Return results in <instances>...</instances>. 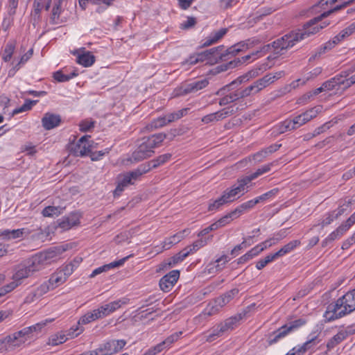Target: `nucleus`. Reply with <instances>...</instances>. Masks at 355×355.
<instances>
[{
	"label": "nucleus",
	"mask_w": 355,
	"mask_h": 355,
	"mask_svg": "<svg viewBox=\"0 0 355 355\" xmlns=\"http://www.w3.org/2000/svg\"><path fill=\"white\" fill-rule=\"evenodd\" d=\"M166 138V135L160 132L153 135L148 137H145L143 139L142 141L146 146L148 149L154 150V148L159 146Z\"/></svg>",
	"instance_id": "17"
},
{
	"label": "nucleus",
	"mask_w": 355,
	"mask_h": 355,
	"mask_svg": "<svg viewBox=\"0 0 355 355\" xmlns=\"http://www.w3.org/2000/svg\"><path fill=\"white\" fill-rule=\"evenodd\" d=\"M189 111L188 108H183L176 112L168 114L163 116H159L146 126V128L149 131H153L155 129L160 128L171 122L180 119L185 116Z\"/></svg>",
	"instance_id": "4"
},
{
	"label": "nucleus",
	"mask_w": 355,
	"mask_h": 355,
	"mask_svg": "<svg viewBox=\"0 0 355 355\" xmlns=\"http://www.w3.org/2000/svg\"><path fill=\"white\" fill-rule=\"evenodd\" d=\"M183 239V234L180 233L166 239L162 243L163 249H169L173 244L179 243Z\"/></svg>",
	"instance_id": "48"
},
{
	"label": "nucleus",
	"mask_w": 355,
	"mask_h": 355,
	"mask_svg": "<svg viewBox=\"0 0 355 355\" xmlns=\"http://www.w3.org/2000/svg\"><path fill=\"white\" fill-rule=\"evenodd\" d=\"M54 320V319H46L45 320L41 321L34 325L27 327L24 328V331H26V334L28 338H30L34 332H37L41 331V329L44 327L46 324L51 322Z\"/></svg>",
	"instance_id": "29"
},
{
	"label": "nucleus",
	"mask_w": 355,
	"mask_h": 355,
	"mask_svg": "<svg viewBox=\"0 0 355 355\" xmlns=\"http://www.w3.org/2000/svg\"><path fill=\"white\" fill-rule=\"evenodd\" d=\"M239 290L236 288L232 289L224 295L218 297L215 300L216 306L223 307L228 304L237 294Z\"/></svg>",
	"instance_id": "24"
},
{
	"label": "nucleus",
	"mask_w": 355,
	"mask_h": 355,
	"mask_svg": "<svg viewBox=\"0 0 355 355\" xmlns=\"http://www.w3.org/2000/svg\"><path fill=\"white\" fill-rule=\"evenodd\" d=\"M340 74L336 75L335 77L325 81L322 85L325 90H332L337 85H343V80Z\"/></svg>",
	"instance_id": "37"
},
{
	"label": "nucleus",
	"mask_w": 355,
	"mask_h": 355,
	"mask_svg": "<svg viewBox=\"0 0 355 355\" xmlns=\"http://www.w3.org/2000/svg\"><path fill=\"white\" fill-rule=\"evenodd\" d=\"M258 200L256 198L248 200L245 202L242 203L238 206L236 209V211H239L238 215L240 216L245 211L249 210L253 208L257 204H258Z\"/></svg>",
	"instance_id": "47"
},
{
	"label": "nucleus",
	"mask_w": 355,
	"mask_h": 355,
	"mask_svg": "<svg viewBox=\"0 0 355 355\" xmlns=\"http://www.w3.org/2000/svg\"><path fill=\"white\" fill-rule=\"evenodd\" d=\"M245 311L239 313L234 316H232L223 322L219 323V326L222 329L223 334L232 331L239 324V322L245 317Z\"/></svg>",
	"instance_id": "10"
},
{
	"label": "nucleus",
	"mask_w": 355,
	"mask_h": 355,
	"mask_svg": "<svg viewBox=\"0 0 355 355\" xmlns=\"http://www.w3.org/2000/svg\"><path fill=\"white\" fill-rule=\"evenodd\" d=\"M67 279L62 272L59 270L52 274L47 281L49 284L52 286L53 289L63 284Z\"/></svg>",
	"instance_id": "35"
},
{
	"label": "nucleus",
	"mask_w": 355,
	"mask_h": 355,
	"mask_svg": "<svg viewBox=\"0 0 355 355\" xmlns=\"http://www.w3.org/2000/svg\"><path fill=\"white\" fill-rule=\"evenodd\" d=\"M125 303V302L119 300L103 305L96 310L99 318H102L114 312V311L120 308L122 304Z\"/></svg>",
	"instance_id": "15"
},
{
	"label": "nucleus",
	"mask_w": 355,
	"mask_h": 355,
	"mask_svg": "<svg viewBox=\"0 0 355 355\" xmlns=\"http://www.w3.org/2000/svg\"><path fill=\"white\" fill-rule=\"evenodd\" d=\"M80 216L78 213H71L68 216L61 219L59 227L64 230H69L80 223Z\"/></svg>",
	"instance_id": "20"
},
{
	"label": "nucleus",
	"mask_w": 355,
	"mask_h": 355,
	"mask_svg": "<svg viewBox=\"0 0 355 355\" xmlns=\"http://www.w3.org/2000/svg\"><path fill=\"white\" fill-rule=\"evenodd\" d=\"M320 342V340L318 338V334H311L308 337V340L305 343L302 345H298V352L302 353V355L307 352H314L315 347Z\"/></svg>",
	"instance_id": "16"
},
{
	"label": "nucleus",
	"mask_w": 355,
	"mask_h": 355,
	"mask_svg": "<svg viewBox=\"0 0 355 355\" xmlns=\"http://www.w3.org/2000/svg\"><path fill=\"white\" fill-rule=\"evenodd\" d=\"M343 80V87L348 88L355 83V64L349 69L340 72Z\"/></svg>",
	"instance_id": "22"
},
{
	"label": "nucleus",
	"mask_w": 355,
	"mask_h": 355,
	"mask_svg": "<svg viewBox=\"0 0 355 355\" xmlns=\"http://www.w3.org/2000/svg\"><path fill=\"white\" fill-rule=\"evenodd\" d=\"M223 49V46H218L207 50L201 53V54L205 55V60L211 58H213L216 62H218V59L220 60H225V57L227 56L228 54H227V52L225 53H221Z\"/></svg>",
	"instance_id": "19"
},
{
	"label": "nucleus",
	"mask_w": 355,
	"mask_h": 355,
	"mask_svg": "<svg viewBox=\"0 0 355 355\" xmlns=\"http://www.w3.org/2000/svg\"><path fill=\"white\" fill-rule=\"evenodd\" d=\"M324 18L321 14L320 16L307 21L304 25L302 30H299L297 32H291L274 41L272 46L274 48L275 52L276 53H284L283 51L293 47L296 42L306 37L317 33L320 29L329 24V22L326 21L322 22L320 25L318 24Z\"/></svg>",
	"instance_id": "1"
},
{
	"label": "nucleus",
	"mask_w": 355,
	"mask_h": 355,
	"mask_svg": "<svg viewBox=\"0 0 355 355\" xmlns=\"http://www.w3.org/2000/svg\"><path fill=\"white\" fill-rule=\"evenodd\" d=\"M33 275L30 269L27 268L26 264L24 263L19 265L16 269L15 272L12 275V279L21 283V280L28 278Z\"/></svg>",
	"instance_id": "23"
},
{
	"label": "nucleus",
	"mask_w": 355,
	"mask_h": 355,
	"mask_svg": "<svg viewBox=\"0 0 355 355\" xmlns=\"http://www.w3.org/2000/svg\"><path fill=\"white\" fill-rule=\"evenodd\" d=\"M299 240H293L284 245L279 250L274 253L277 258L281 257L293 250L296 247L300 245Z\"/></svg>",
	"instance_id": "30"
},
{
	"label": "nucleus",
	"mask_w": 355,
	"mask_h": 355,
	"mask_svg": "<svg viewBox=\"0 0 355 355\" xmlns=\"http://www.w3.org/2000/svg\"><path fill=\"white\" fill-rule=\"evenodd\" d=\"M277 259L275 254H270L267 255L265 258L259 260L256 263V268L258 270L263 269L267 264L270 263L271 261Z\"/></svg>",
	"instance_id": "61"
},
{
	"label": "nucleus",
	"mask_w": 355,
	"mask_h": 355,
	"mask_svg": "<svg viewBox=\"0 0 355 355\" xmlns=\"http://www.w3.org/2000/svg\"><path fill=\"white\" fill-rule=\"evenodd\" d=\"M245 311L239 313L234 316H232L223 322L219 323V326L222 329L223 334L232 331L239 324V322L245 317Z\"/></svg>",
	"instance_id": "11"
},
{
	"label": "nucleus",
	"mask_w": 355,
	"mask_h": 355,
	"mask_svg": "<svg viewBox=\"0 0 355 355\" xmlns=\"http://www.w3.org/2000/svg\"><path fill=\"white\" fill-rule=\"evenodd\" d=\"M24 229H17V230H4L0 232V236H2L3 239H15L18 238H21L23 236Z\"/></svg>",
	"instance_id": "32"
},
{
	"label": "nucleus",
	"mask_w": 355,
	"mask_h": 355,
	"mask_svg": "<svg viewBox=\"0 0 355 355\" xmlns=\"http://www.w3.org/2000/svg\"><path fill=\"white\" fill-rule=\"evenodd\" d=\"M239 211H236L235 209L227 214L224 216L221 217L218 220V224L220 227L229 224L232 220L239 218Z\"/></svg>",
	"instance_id": "49"
},
{
	"label": "nucleus",
	"mask_w": 355,
	"mask_h": 355,
	"mask_svg": "<svg viewBox=\"0 0 355 355\" xmlns=\"http://www.w3.org/2000/svg\"><path fill=\"white\" fill-rule=\"evenodd\" d=\"M227 32V28H223L220 30L214 32L206 40V41L202 44L203 46H210L219 40H220Z\"/></svg>",
	"instance_id": "28"
},
{
	"label": "nucleus",
	"mask_w": 355,
	"mask_h": 355,
	"mask_svg": "<svg viewBox=\"0 0 355 355\" xmlns=\"http://www.w3.org/2000/svg\"><path fill=\"white\" fill-rule=\"evenodd\" d=\"M355 311V289L348 291L336 301L330 303L323 314L324 321L329 322L341 318Z\"/></svg>",
	"instance_id": "2"
},
{
	"label": "nucleus",
	"mask_w": 355,
	"mask_h": 355,
	"mask_svg": "<svg viewBox=\"0 0 355 355\" xmlns=\"http://www.w3.org/2000/svg\"><path fill=\"white\" fill-rule=\"evenodd\" d=\"M244 49H246V43H245V41H242V42H240L237 43L236 44L231 46L230 49H227L226 51H227V54H228V55L230 54H232L233 55H235L237 53L242 51Z\"/></svg>",
	"instance_id": "59"
},
{
	"label": "nucleus",
	"mask_w": 355,
	"mask_h": 355,
	"mask_svg": "<svg viewBox=\"0 0 355 355\" xmlns=\"http://www.w3.org/2000/svg\"><path fill=\"white\" fill-rule=\"evenodd\" d=\"M15 44L14 42H8L2 52V59L4 62H9L14 53Z\"/></svg>",
	"instance_id": "42"
},
{
	"label": "nucleus",
	"mask_w": 355,
	"mask_h": 355,
	"mask_svg": "<svg viewBox=\"0 0 355 355\" xmlns=\"http://www.w3.org/2000/svg\"><path fill=\"white\" fill-rule=\"evenodd\" d=\"M77 62L83 67H88L94 63L95 56L90 51H87L77 57Z\"/></svg>",
	"instance_id": "27"
},
{
	"label": "nucleus",
	"mask_w": 355,
	"mask_h": 355,
	"mask_svg": "<svg viewBox=\"0 0 355 355\" xmlns=\"http://www.w3.org/2000/svg\"><path fill=\"white\" fill-rule=\"evenodd\" d=\"M112 343L108 340L101 345L96 349L98 355H113L115 351L113 349Z\"/></svg>",
	"instance_id": "41"
},
{
	"label": "nucleus",
	"mask_w": 355,
	"mask_h": 355,
	"mask_svg": "<svg viewBox=\"0 0 355 355\" xmlns=\"http://www.w3.org/2000/svg\"><path fill=\"white\" fill-rule=\"evenodd\" d=\"M77 76L78 73L75 71L67 75L64 74L61 71H58L53 73L55 80L60 83L69 81Z\"/></svg>",
	"instance_id": "53"
},
{
	"label": "nucleus",
	"mask_w": 355,
	"mask_h": 355,
	"mask_svg": "<svg viewBox=\"0 0 355 355\" xmlns=\"http://www.w3.org/2000/svg\"><path fill=\"white\" fill-rule=\"evenodd\" d=\"M129 185H130V180H125V178L122 175L121 179L118 182L115 190L114 191V196L119 197L124 191V189Z\"/></svg>",
	"instance_id": "54"
},
{
	"label": "nucleus",
	"mask_w": 355,
	"mask_h": 355,
	"mask_svg": "<svg viewBox=\"0 0 355 355\" xmlns=\"http://www.w3.org/2000/svg\"><path fill=\"white\" fill-rule=\"evenodd\" d=\"M272 43L265 45L264 46H263L261 48V50L253 52L251 54L245 55V56L242 57L241 59L239 58L241 60V62H239V64L243 63L246 61H248L252 58L254 60L257 58L255 56L258 55L259 54H261L263 52H264V53L268 52L270 50H272L274 54H275V55H281L282 53H276L275 52L274 48L272 47Z\"/></svg>",
	"instance_id": "26"
},
{
	"label": "nucleus",
	"mask_w": 355,
	"mask_h": 355,
	"mask_svg": "<svg viewBox=\"0 0 355 355\" xmlns=\"http://www.w3.org/2000/svg\"><path fill=\"white\" fill-rule=\"evenodd\" d=\"M98 318L96 310L94 309L92 312H88L82 316L78 320V324L81 325L86 324Z\"/></svg>",
	"instance_id": "50"
},
{
	"label": "nucleus",
	"mask_w": 355,
	"mask_h": 355,
	"mask_svg": "<svg viewBox=\"0 0 355 355\" xmlns=\"http://www.w3.org/2000/svg\"><path fill=\"white\" fill-rule=\"evenodd\" d=\"M228 261V257L226 255L221 256L217 259L215 262L209 263V272H215L221 270Z\"/></svg>",
	"instance_id": "33"
},
{
	"label": "nucleus",
	"mask_w": 355,
	"mask_h": 355,
	"mask_svg": "<svg viewBox=\"0 0 355 355\" xmlns=\"http://www.w3.org/2000/svg\"><path fill=\"white\" fill-rule=\"evenodd\" d=\"M306 323V320L303 318H300L297 320H295L294 321H292L288 324L284 325L286 327V329L288 331V333L293 331V330L303 326Z\"/></svg>",
	"instance_id": "58"
},
{
	"label": "nucleus",
	"mask_w": 355,
	"mask_h": 355,
	"mask_svg": "<svg viewBox=\"0 0 355 355\" xmlns=\"http://www.w3.org/2000/svg\"><path fill=\"white\" fill-rule=\"evenodd\" d=\"M347 336V331H340L334 335L327 344V347L329 350L334 348L337 345L344 340Z\"/></svg>",
	"instance_id": "31"
},
{
	"label": "nucleus",
	"mask_w": 355,
	"mask_h": 355,
	"mask_svg": "<svg viewBox=\"0 0 355 355\" xmlns=\"http://www.w3.org/2000/svg\"><path fill=\"white\" fill-rule=\"evenodd\" d=\"M223 120V117L220 113V111H218L207 115L204 116L202 118V122L204 123H209L211 122L218 121Z\"/></svg>",
	"instance_id": "56"
},
{
	"label": "nucleus",
	"mask_w": 355,
	"mask_h": 355,
	"mask_svg": "<svg viewBox=\"0 0 355 355\" xmlns=\"http://www.w3.org/2000/svg\"><path fill=\"white\" fill-rule=\"evenodd\" d=\"M220 96H223L221 98H220L218 101V104L220 106H225L230 103H234L241 99H243L245 98L242 88L238 89L236 90L230 92V90L226 92L225 94H220Z\"/></svg>",
	"instance_id": "9"
},
{
	"label": "nucleus",
	"mask_w": 355,
	"mask_h": 355,
	"mask_svg": "<svg viewBox=\"0 0 355 355\" xmlns=\"http://www.w3.org/2000/svg\"><path fill=\"white\" fill-rule=\"evenodd\" d=\"M64 209V207L48 206L42 210V214L44 217H55L60 215Z\"/></svg>",
	"instance_id": "34"
},
{
	"label": "nucleus",
	"mask_w": 355,
	"mask_h": 355,
	"mask_svg": "<svg viewBox=\"0 0 355 355\" xmlns=\"http://www.w3.org/2000/svg\"><path fill=\"white\" fill-rule=\"evenodd\" d=\"M247 184L243 178L239 179L237 185H233L223 193L230 203L244 194Z\"/></svg>",
	"instance_id": "7"
},
{
	"label": "nucleus",
	"mask_w": 355,
	"mask_h": 355,
	"mask_svg": "<svg viewBox=\"0 0 355 355\" xmlns=\"http://www.w3.org/2000/svg\"><path fill=\"white\" fill-rule=\"evenodd\" d=\"M209 84L207 78H203L199 80L193 81L183 85L181 87L182 94H188L190 93H196L199 90L205 88Z\"/></svg>",
	"instance_id": "12"
},
{
	"label": "nucleus",
	"mask_w": 355,
	"mask_h": 355,
	"mask_svg": "<svg viewBox=\"0 0 355 355\" xmlns=\"http://www.w3.org/2000/svg\"><path fill=\"white\" fill-rule=\"evenodd\" d=\"M171 157V154L166 153L157 157L156 159H152L147 162V165L150 167V169L155 168L159 166L168 162Z\"/></svg>",
	"instance_id": "40"
},
{
	"label": "nucleus",
	"mask_w": 355,
	"mask_h": 355,
	"mask_svg": "<svg viewBox=\"0 0 355 355\" xmlns=\"http://www.w3.org/2000/svg\"><path fill=\"white\" fill-rule=\"evenodd\" d=\"M289 333L286 329V327L284 326L281 327L275 331H273L271 334H270L268 339V343L269 345H272L277 342L279 341V339L284 338L286 335H288Z\"/></svg>",
	"instance_id": "25"
},
{
	"label": "nucleus",
	"mask_w": 355,
	"mask_h": 355,
	"mask_svg": "<svg viewBox=\"0 0 355 355\" xmlns=\"http://www.w3.org/2000/svg\"><path fill=\"white\" fill-rule=\"evenodd\" d=\"M62 1V0H57L55 5L53 6L50 17L51 24H57L59 23L60 15L62 12L61 6Z\"/></svg>",
	"instance_id": "36"
},
{
	"label": "nucleus",
	"mask_w": 355,
	"mask_h": 355,
	"mask_svg": "<svg viewBox=\"0 0 355 355\" xmlns=\"http://www.w3.org/2000/svg\"><path fill=\"white\" fill-rule=\"evenodd\" d=\"M239 62H241V60L239 59H234L232 61H230L227 63L220 64L216 67V72L220 73L226 71L230 69H234L239 65Z\"/></svg>",
	"instance_id": "51"
},
{
	"label": "nucleus",
	"mask_w": 355,
	"mask_h": 355,
	"mask_svg": "<svg viewBox=\"0 0 355 355\" xmlns=\"http://www.w3.org/2000/svg\"><path fill=\"white\" fill-rule=\"evenodd\" d=\"M295 125L294 123V120L293 119H286L284 121H283L279 128V132L284 133L288 130H295Z\"/></svg>",
	"instance_id": "60"
},
{
	"label": "nucleus",
	"mask_w": 355,
	"mask_h": 355,
	"mask_svg": "<svg viewBox=\"0 0 355 355\" xmlns=\"http://www.w3.org/2000/svg\"><path fill=\"white\" fill-rule=\"evenodd\" d=\"M37 103V101H31L27 99L25 101V103L19 107L15 109L12 111V115H15L23 112H26L30 110L33 105H35Z\"/></svg>",
	"instance_id": "55"
},
{
	"label": "nucleus",
	"mask_w": 355,
	"mask_h": 355,
	"mask_svg": "<svg viewBox=\"0 0 355 355\" xmlns=\"http://www.w3.org/2000/svg\"><path fill=\"white\" fill-rule=\"evenodd\" d=\"M223 334L222 329L218 324L211 329V331L209 335L205 336V340L209 343L213 342L217 338L221 337Z\"/></svg>",
	"instance_id": "45"
},
{
	"label": "nucleus",
	"mask_w": 355,
	"mask_h": 355,
	"mask_svg": "<svg viewBox=\"0 0 355 355\" xmlns=\"http://www.w3.org/2000/svg\"><path fill=\"white\" fill-rule=\"evenodd\" d=\"M353 28H354V27H352L349 25L345 29L342 30L337 35H336L333 38L331 42L334 45V44L338 43L339 42L342 41L346 37L349 36L354 32Z\"/></svg>",
	"instance_id": "46"
},
{
	"label": "nucleus",
	"mask_w": 355,
	"mask_h": 355,
	"mask_svg": "<svg viewBox=\"0 0 355 355\" xmlns=\"http://www.w3.org/2000/svg\"><path fill=\"white\" fill-rule=\"evenodd\" d=\"M89 135H85L80 138L77 143L72 144L70 146V151L75 156H85L92 153V145L89 139Z\"/></svg>",
	"instance_id": "5"
},
{
	"label": "nucleus",
	"mask_w": 355,
	"mask_h": 355,
	"mask_svg": "<svg viewBox=\"0 0 355 355\" xmlns=\"http://www.w3.org/2000/svg\"><path fill=\"white\" fill-rule=\"evenodd\" d=\"M322 107L321 105H317L307 110L304 112L302 113L301 115L303 118H304L306 122L307 123L313 118L316 117L317 115L322 112Z\"/></svg>",
	"instance_id": "43"
},
{
	"label": "nucleus",
	"mask_w": 355,
	"mask_h": 355,
	"mask_svg": "<svg viewBox=\"0 0 355 355\" xmlns=\"http://www.w3.org/2000/svg\"><path fill=\"white\" fill-rule=\"evenodd\" d=\"M242 90L243 92V94H244L245 98H247L248 96H253V95L258 94L262 89L260 87V85H259L257 80H255L249 86H248L245 88H242Z\"/></svg>",
	"instance_id": "44"
},
{
	"label": "nucleus",
	"mask_w": 355,
	"mask_h": 355,
	"mask_svg": "<svg viewBox=\"0 0 355 355\" xmlns=\"http://www.w3.org/2000/svg\"><path fill=\"white\" fill-rule=\"evenodd\" d=\"M20 284L21 282H17L16 280L13 279L12 282L3 286L0 288V297L5 295L8 293H10Z\"/></svg>",
	"instance_id": "62"
},
{
	"label": "nucleus",
	"mask_w": 355,
	"mask_h": 355,
	"mask_svg": "<svg viewBox=\"0 0 355 355\" xmlns=\"http://www.w3.org/2000/svg\"><path fill=\"white\" fill-rule=\"evenodd\" d=\"M205 60V55H202L201 53H198L196 55H191L188 59L183 61L181 64L182 66L186 64L193 65L197 64L199 62H204Z\"/></svg>",
	"instance_id": "57"
},
{
	"label": "nucleus",
	"mask_w": 355,
	"mask_h": 355,
	"mask_svg": "<svg viewBox=\"0 0 355 355\" xmlns=\"http://www.w3.org/2000/svg\"><path fill=\"white\" fill-rule=\"evenodd\" d=\"M248 80V75L239 76L236 80L231 82L230 84L221 87L216 92V95L225 94L230 91V88L236 84H241Z\"/></svg>",
	"instance_id": "38"
},
{
	"label": "nucleus",
	"mask_w": 355,
	"mask_h": 355,
	"mask_svg": "<svg viewBox=\"0 0 355 355\" xmlns=\"http://www.w3.org/2000/svg\"><path fill=\"white\" fill-rule=\"evenodd\" d=\"M154 153V150H151L147 148L146 146L142 141L138 146V148L132 153V159L135 162H140L144 159L150 157Z\"/></svg>",
	"instance_id": "18"
},
{
	"label": "nucleus",
	"mask_w": 355,
	"mask_h": 355,
	"mask_svg": "<svg viewBox=\"0 0 355 355\" xmlns=\"http://www.w3.org/2000/svg\"><path fill=\"white\" fill-rule=\"evenodd\" d=\"M230 203L225 195L223 193L218 198L210 201L208 205V211H213L220 209L223 205Z\"/></svg>",
	"instance_id": "39"
},
{
	"label": "nucleus",
	"mask_w": 355,
	"mask_h": 355,
	"mask_svg": "<svg viewBox=\"0 0 355 355\" xmlns=\"http://www.w3.org/2000/svg\"><path fill=\"white\" fill-rule=\"evenodd\" d=\"M150 170V167L147 164L139 165L137 168L128 172L123 175L125 180H130V184H134L135 181L137 180L143 174L146 173Z\"/></svg>",
	"instance_id": "14"
},
{
	"label": "nucleus",
	"mask_w": 355,
	"mask_h": 355,
	"mask_svg": "<svg viewBox=\"0 0 355 355\" xmlns=\"http://www.w3.org/2000/svg\"><path fill=\"white\" fill-rule=\"evenodd\" d=\"M180 277V271L174 270L165 275L159 281V287L164 292H169Z\"/></svg>",
	"instance_id": "8"
},
{
	"label": "nucleus",
	"mask_w": 355,
	"mask_h": 355,
	"mask_svg": "<svg viewBox=\"0 0 355 355\" xmlns=\"http://www.w3.org/2000/svg\"><path fill=\"white\" fill-rule=\"evenodd\" d=\"M132 257V254L127 256L123 259H119V261H113L109 264H105L101 267H98L93 270L92 274L89 275L90 277H94L97 275L102 273L103 272L107 271L111 268L119 267L122 266L128 258Z\"/></svg>",
	"instance_id": "21"
},
{
	"label": "nucleus",
	"mask_w": 355,
	"mask_h": 355,
	"mask_svg": "<svg viewBox=\"0 0 355 355\" xmlns=\"http://www.w3.org/2000/svg\"><path fill=\"white\" fill-rule=\"evenodd\" d=\"M5 338L10 352L20 347L28 339L26 331H24L23 329L18 331L14 332L13 334L8 335Z\"/></svg>",
	"instance_id": "6"
},
{
	"label": "nucleus",
	"mask_w": 355,
	"mask_h": 355,
	"mask_svg": "<svg viewBox=\"0 0 355 355\" xmlns=\"http://www.w3.org/2000/svg\"><path fill=\"white\" fill-rule=\"evenodd\" d=\"M258 254V250L257 248H252L250 251H248L247 253H245L244 255L241 257L238 260V263H243L250 259H252L254 257L257 256Z\"/></svg>",
	"instance_id": "63"
},
{
	"label": "nucleus",
	"mask_w": 355,
	"mask_h": 355,
	"mask_svg": "<svg viewBox=\"0 0 355 355\" xmlns=\"http://www.w3.org/2000/svg\"><path fill=\"white\" fill-rule=\"evenodd\" d=\"M184 255V254H183L182 252H179L178 253H177L176 254L166 260L164 263V266H167L168 268L173 267L178 263L181 262L185 259V257Z\"/></svg>",
	"instance_id": "52"
},
{
	"label": "nucleus",
	"mask_w": 355,
	"mask_h": 355,
	"mask_svg": "<svg viewBox=\"0 0 355 355\" xmlns=\"http://www.w3.org/2000/svg\"><path fill=\"white\" fill-rule=\"evenodd\" d=\"M182 331L175 332L171 336H168L164 340L162 341L164 347H169L173 343L177 341L182 336Z\"/></svg>",
	"instance_id": "64"
},
{
	"label": "nucleus",
	"mask_w": 355,
	"mask_h": 355,
	"mask_svg": "<svg viewBox=\"0 0 355 355\" xmlns=\"http://www.w3.org/2000/svg\"><path fill=\"white\" fill-rule=\"evenodd\" d=\"M58 256L55 250H49L37 253L25 261L27 268L33 275L35 272L43 269L46 266L53 261Z\"/></svg>",
	"instance_id": "3"
},
{
	"label": "nucleus",
	"mask_w": 355,
	"mask_h": 355,
	"mask_svg": "<svg viewBox=\"0 0 355 355\" xmlns=\"http://www.w3.org/2000/svg\"><path fill=\"white\" fill-rule=\"evenodd\" d=\"M61 121V117L59 114L47 112L42 117V123L45 130H49L58 127L60 124Z\"/></svg>",
	"instance_id": "13"
}]
</instances>
